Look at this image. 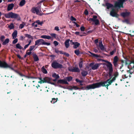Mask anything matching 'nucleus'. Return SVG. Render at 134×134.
I'll use <instances>...</instances> for the list:
<instances>
[{
  "label": "nucleus",
  "mask_w": 134,
  "mask_h": 134,
  "mask_svg": "<svg viewBox=\"0 0 134 134\" xmlns=\"http://www.w3.org/2000/svg\"><path fill=\"white\" fill-rule=\"evenodd\" d=\"M4 16L5 18H7L17 19L18 20H19L20 19V17L19 14L13 12H10L5 14Z\"/></svg>",
  "instance_id": "f257e3e1"
},
{
  "label": "nucleus",
  "mask_w": 134,
  "mask_h": 134,
  "mask_svg": "<svg viewBox=\"0 0 134 134\" xmlns=\"http://www.w3.org/2000/svg\"><path fill=\"white\" fill-rule=\"evenodd\" d=\"M100 84L99 82L94 83L92 84L87 85L86 87V90L94 89L100 87Z\"/></svg>",
  "instance_id": "f03ea898"
},
{
  "label": "nucleus",
  "mask_w": 134,
  "mask_h": 134,
  "mask_svg": "<svg viewBox=\"0 0 134 134\" xmlns=\"http://www.w3.org/2000/svg\"><path fill=\"white\" fill-rule=\"evenodd\" d=\"M41 10L40 6H38L37 7H33L31 9V11L33 13H36V14L40 16H42L44 14L42 12V13L40 12L39 10Z\"/></svg>",
  "instance_id": "7ed1b4c3"
},
{
  "label": "nucleus",
  "mask_w": 134,
  "mask_h": 134,
  "mask_svg": "<svg viewBox=\"0 0 134 134\" xmlns=\"http://www.w3.org/2000/svg\"><path fill=\"white\" fill-rule=\"evenodd\" d=\"M97 16L96 15H93V18H88L87 19V20L90 22L93 21L94 22V24L96 25H97L99 24V20L97 19Z\"/></svg>",
  "instance_id": "20e7f679"
},
{
  "label": "nucleus",
  "mask_w": 134,
  "mask_h": 134,
  "mask_svg": "<svg viewBox=\"0 0 134 134\" xmlns=\"http://www.w3.org/2000/svg\"><path fill=\"white\" fill-rule=\"evenodd\" d=\"M51 66L53 68L55 69H61L63 68V65L57 62L56 61H54L52 63Z\"/></svg>",
  "instance_id": "39448f33"
},
{
  "label": "nucleus",
  "mask_w": 134,
  "mask_h": 134,
  "mask_svg": "<svg viewBox=\"0 0 134 134\" xmlns=\"http://www.w3.org/2000/svg\"><path fill=\"white\" fill-rule=\"evenodd\" d=\"M126 0H118L115 3L114 5L115 7H118L119 8H123V5L124 2Z\"/></svg>",
  "instance_id": "423d86ee"
},
{
  "label": "nucleus",
  "mask_w": 134,
  "mask_h": 134,
  "mask_svg": "<svg viewBox=\"0 0 134 134\" xmlns=\"http://www.w3.org/2000/svg\"><path fill=\"white\" fill-rule=\"evenodd\" d=\"M100 84V87H104V86H108L112 83L110 80V79H108L106 81L99 82Z\"/></svg>",
  "instance_id": "0eeeda50"
},
{
  "label": "nucleus",
  "mask_w": 134,
  "mask_h": 134,
  "mask_svg": "<svg viewBox=\"0 0 134 134\" xmlns=\"http://www.w3.org/2000/svg\"><path fill=\"white\" fill-rule=\"evenodd\" d=\"M9 67L10 65L5 61L0 60V68L7 69Z\"/></svg>",
  "instance_id": "6e6552de"
},
{
  "label": "nucleus",
  "mask_w": 134,
  "mask_h": 134,
  "mask_svg": "<svg viewBox=\"0 0 134 134\" xmlns=\"http://www.w3.org/2000/svg\"><path fill=\"white\" fill-rule=\"evenodd\" d=\"M94 62L90 63L89 65L91 67L92 69L93 70L97 69L99 66L100 65V64L96 63L94 65Z\"/></svg>",
  "instance_id": "1a4fd4ad"
},
{
  "label": "nucleus",
  "mask_w": 134,
  "mask_h": 134,
  "mask_svg": "<svg viewBox=\"0 0 134 134\" xmlns=\"http://www.w3.org/2000/svg\"><path fill=\"white\" fill-rule=\"evenodd\" d=\"M68 69L69 71L73 72H79L80 71V69L78 67H71L68 68Z\"/></svg>",
  "instance_id": "9d476101"
},
{
  "label": "nucleus",
  "mask_w": 134,
  "mask_h": 134,
  "mask_svg": "<svg viewBox=\"0 0 134 134\" xmlns=\"http://www.w3.org/2000/svg\"><path fill=\"white\" fill-rule=\"evenodd\" d=\"M110 15L113 17H115L118 18L119 17V15L115 12V10L113 8H112L110 12Z\"/></svg>",
  "instance_id": "9b49d317"
},
{
  "label": "nucleus",
  "mask_w": 134,
  "mask_h": 134,
  "mask_svg": "<svg viewBox=\"0 0 134 134\" xmlns=\"http://www.w3.org/2000/svg\"><path fill=\"white\" fill-rule=\"evenodd\" d=\"M57 83L58 84H65L68 85L69 83L67 82L66 80L64 79H60L58 80L57 82Z\"/></svg>",
  "instance_id": "f8f14e48"
},
{
  "label": "nucleus",
  "mask_w": 134,
  "mask_h": 134,
  "mask_svg": "<svg viewBox=\"0 0 134 134\" xmlns=\"http://www.w3.org/2000/svg\"><path fill=\"white\" fill-rule=\"evenodd\" d=\"M44 41V40L42 39H40L36 41L35 42V46L36 45H43V42Z\"/></svg>",
  "instance_id": "ddd939ff"
},
{
  "label": "nucleus",
  "mask_w": 134,
  "mask_h": 134,
  "mask_svg": "<svg viewBox=\"0 0 134 134\" xmlns=\"http://www.w3.org/2000/svg\"><path fill=\"white\" fill-rule=\"evenodd\" d=\"M130 13L129 12H123L121 13L120 15L123 17L125 18L128 17L130 15Z\"/></svg>",
  "instance_id": "4468645a"
},
{
  "label": "nucleus",
  "mask_w": 134,
  "mask_h": 134,
  "mask_svg": "<svg viewBox=\"0 0 134 134\" xmlns=\"http://www.w3.org/2000/svg\"><path fill=\"white\" fill-rule=\"evenodd\" d=\"M108 68L109 70L108 74L109 75V77H110L109 79H110V80L112 78V74L113 72V66H111V67Z\"/></svg>",
  "instance_id": "2eb2a0df"
},
{
  "label": "nucleus",
  "mask_w": 134,
  "mask_h": 134,
  "mask_svg": "<svg viewBox=\"0 0 134 134\" xmlns=\"http://www.w3.org/2000/svg\"><path fill=\"white\" fill-rule=\"evenodd\" d=\"M100 60H101L102 62H104L107 63V64L106 65V66L108 68L111 67V66H113L112 64L110 62L107 60L103 59H100Z\"/></svg>",
  "instance_id": "dca6fc26"
},
{
  "label": "nucleus",
  "mask_w": 134,
  "mask_h": 134,
  "mask_svg": "<svg viewBox=\"0 0 134 134\" xmlns=\"http://www.w3.org/2000/svg\"><path fill=\"white\" fill-rule=\"evenodd\" d=\"M33 57L35 62H37L39 60V59L37 55L34 53H33L32 54Z\"/></svg>",
  "instance_id": "f3484780"
},
{
  "label": "nucleus",
  "mask_w": 134,
  "mask_h": 134,
  "mask_svg": "<svg viewBox=\"0 0 134 134\" xmlns=\"http://www.w3.org/2000/svg\"><path fill=\"white\" fill-rule=\"evenodd\" d=\"M72 44L74 45L73 47L74 49L77 48V47H79L80 45V43L77 42H72Z\"/></svg>",
  "instance_id": "a211bd4d"
},
{
  "label": "nucleus",
  "mask_w": 134,
  "mask_h": 134,
  "mask_svg": "<svg viewBox=\"0 0 134 134\" xmlns=\"http://www.w3.org/2000/svg\"><path fill=\"white\" fill-rule=\"evenodd\" d=\"M14 6V4L11 3L9 4L7 7V11H9L13 9Z\"/></svg>",
  "instance_id": "6ab92c4d"
},
{
  "label": "nucleus",
  "mask_w": 134,
  "mask_h": 134,
  "mask_svg": "<svg viewBox=\"0 0 134 134\" xmlns=\"http://www.w3.org/2000/svg\"><path fill=\"white\" fill-rule=\"evenodd\" d=\"M70 41V40L69 39H67L64 42V44L65 45V47L68 48L69 47L70 44H69V42Z\"/></svg>",
  "instance_id": "aec40b11"
},
{
  "label": "nucleus",
  "mask_w": 134,
  "mask_h": 134,
  "mask_svg": "<svg viewBox=\"0 0 134 134\" xmlns=\"http://www.w3.org/2000/svg\"><path fill=\"white\" fill-rule=\"evenodd\" d=\"M99 47L100 49L102 50H104V46L102 44V41L100 40L99 42Z\"/></svg>",
  "instance_id": "412c9836"
},
{
  "label": "nucleus",
  "mask_w": 134,
  "mask_h": 134,
  "mask_svg": "<svg viewBox=\"0 0 134 134\" xmlns=\"http://www.w3.org/2000/svg\"><path fill=\"white\" fill-rule=\"evenodd\" d=\"M18 34L17 31L16 30H15L13 33L12 36L13 37V39H15L16 38Z\"/></svg>",
  "instance_id": "4be33fe9"
},
{
  "label": "nucleus",
  "mask_w": 134,
  "mask_h": 134,
  "mask_svg": "<svg viewBox=\"0 0 134 134\" xmlns=\"http://www.w3.org/2000/svg\"><path fill=\"white\" fill-rule=\"evenodd\" d=\"M105 5L107 7V8L108 9H109L110 8H112L113 7V5L112 4L109 3H106Z\"/></svg>",
  "instance_id": "5701e85b"
},
{
  "label": "nucleus",
  "mask_w": 134,
  "mask_h": 134,
  "mask_svg": "<svg viewBox=\"0 0 134 134\" xmlns=\"http://www.w3.org/2000/svg\"><path fill=\"white\" fill-rule=\"evenodd\" d=\"M43 80L44 83H49L50 80V79L49 77H46L43 78Z\"/></svg>",
  "instance_id": "b1692460"
},
{
  "label": "nucleus",
  "mask_w": 134,
  "mask_h": 134,
  "mask_svg": "<svg viewBox=\"0 0 134 134\" xmlns=\"http://www.w3.org/2000/svg\"><path fill=\"white\" fill-rule=\"evenodd\" d=\"M41 37L44 39H47L48 40L51 38V37L50 36L46 35H43L41 36Z\"/></svg>",
  "instance_id": "393cba45"
},
{
  "label": "nucleus",
  "mask_w": 134,
  "mask_h": 134,
  "mask_svg": "<svg viewBox=\"0 0 134 134\" xmlns=\"http://www.w3.org/2000/svg\"><path fill=\"white\" fill-rule=\"evenodd\" d=\"M74 53L77 56H78L80 54H83V53H81L79 49H76L74 51Z\"/></svg>",
  "instance_id": "a878e982"
},
{
  "label": "nucleus",
  "mask_w": 134,
  "mask_h": 134,
  "mask_svg": "<svg viewBox=\"0 0 134 134\" xmlns=\"http://www.w3.org/2000/svg\"><path fill=\"white\" fill-rule=\"evenodd\" d=\"M26 3L25 0H22L20 2L19 5L20 6H23Z\"/></svg>",
  "instance_id": "bb28decb"
},
{
  "label": "nucleus",
  "mask_w": 134,
  "mask_h": 134,
  "mask_svg": "<svg viewBox=\"0 0 134 134\" xmlns=\"http://www.w3.org/2000/svg\"><path fill=\"white\" fill-rule=\"evenodd\" d=\"M9 41V38L6 39L2 43L3 45H5L8 44Z\"/></svg>",
  "instance_id": "cd10ccee"
},
{
  "label": "nucleus",
  "mask_w": 134,
  "mask_h": 134,
  "mask_svg": "<svg viewBox=\"0 0 134 134\" xmlns=\"http://www.w3.org/2000/svg\"><path fill=\"white\" fill-rule=\"evenodd\" d=\"M81 74L82 76L85 77L88 74V72L87 71L83 70L81 72Z\"/></svg>",
  "instance_id": "c85d7f7f"
},
{
  "label": "nucleus",
  "mask_w": 134,
  "mask_h": 134,
  "mask_svg": "<svg viewBox=\"0 0 134 134\" xmlns=\"http://www.w3.org/2000/svg\"><path fill=\"white\" fill-rule=\"evenodd\" d=\"M41 70L42 72L44 74H46L47 73V70L44 68V66L42 67L41 68Z\"/></svg>",
  "instance_id": "c756f323"
},
{
  "label": "nucleus",
  "mask_w": 134,
  "mask_h": 134,
  "mask_svg": "<svg viewBox=\"0 0 134 134\" xmlns=\"http://www.w3.org/2000/svg\"><path fill=\"white\" fill-rule=\"evenodd\" d=\"M16 48L20 49H23V47L20 45L19 43H17L16 44Z\"/></svg>",
  "instance_id": "7c9ffc66"
},
{
  "label": "nucleus",
  "mask_w": 134,
  "mask_h": 134,
  "mask_svg": "<svg viewBox=\"0 0 134 134\" xmlns=\"http://www.w3.org/2000/svg\"><path fill=\"white\" fill-rule=\"evenodd\" d=\"M24 35L25 37H27L29 38H30L32 40H33L34 39L33 37L31 36L30 35L27 34H25Z\"/></svg>",
  "instance_id": "2f4dec72"
},
{
  "label": "nucleus",
  "mask_w": 134,
  "mask_h": 134,
  "mask_svg": "<svg viewBox=\"0 0 134 134\" xmlns=\"http://www.w3.org/2000/svg\"><path fill=\"white\" fill-rule=\"evenodd\" d=\"M119 59L118 57L117 56H115L113 58V62H118Z\"/></svg>",
  "instance_id": "473e14b6"
},
{
  "label": "nucleus",
  "mask_w": 134,
  "mask_h": 134,
  "mask_svg": "<svg viewBox=\"0 0 134 134\" xmlns=\"http://www.w3.org/2000/svg\"><path fill=\"white\" fill-rule=\"evenodd\" d=\"M127 60V61L129 62L128 63H127L126 61L125 62V64L126 65H127L128 64L129 65H130L131 64L133 63L134 64V60H133L132 61H130L129 60Z\"/></svg>",
  "instance_id": "72a5a7b5"
},
{
  "label": "nucleus",
  "mask_w": 134,
  "mask_h": 134,
  "mask_svg": "<svg viewBox=\"0 0 134 134\" xmlns=\"http://www.w3.org/2000/svg\"><path fill=\"white\" fill-rule=\"evenodd\" d=\"M52 76L54 77L56 79H58L59 78V77L58 75H57L56 73H54L52 75Z\"/></svg>",
  "instance_id": "f704fd0d"
},
{
  "label": "nucleus",
  "mask_w": 134,
  "mask_h": 134,
  "mask_svg": "<svg viewBox=\"0 0 134 134\" xmlns=\"http://www.w3.org/2000/svg\"><path fill=\"white\" fill-rule=\"evenodd\" d=\"M88 52L90 53L93 57H99V56L97 54L93 53L90 51H89Z\"/></svg>",
  "instance_id": "c9c22d12"
},
{
  "label": "nucleus",
  "mask_w": 134,
  "mask_h": 134,
  "mask_svg": "<svg viewBox=\"0 0 134 134\" xmlns=\"http://www.w3.org/2000/svg\"><path fill=\"white\" fill-rule=\"evenodd\" d=\"M72 77L71 76L69 77H67L66 78V80L67 81H68V82H70L72 80Z\"/></svg>",
  "instance_id": "e433bc0d"
},
{
  "label": "nucleus",
  "mask_w": 134,
  "mask_h": 134,
  "mask_svg": "<svg viewBox=\"0 0 134 134\" xmlns=\"http://www.w3.org/2000/svg\"><path fill=\"white\" fill-rule=\"evenodd\" d=\"M70 87L72 88L71 90L74 89L75 90H79L80 89V88L76 86H73V87H72L71 86Z\"/></svg>",
  "instance_id": "4c0bfd02"
},
{
  "label": "nucleus",
  "mask_w": 134,
  "mask_h": 134,
  "mask_svg": "<svg viewBox=\"0 0 134 134\" xmlns=\"http://www.w3.org/2000/svg\"><path fill=\"white\" fill-rule=\"evenodd\" d=\"M116 52V48H115L110 53V55H113L114 53H115Z\"/></svg>",
  "instance_id": "58836bf2"
},
{
  "label": "nucleus",
  "mask_w": 134,
  "mask_h": 134,
  "mask_svg": "<svg viewBox=\"0 0 134 134\" xmlns=\"http://www.w3.org/2000/svg\"><path fill=\"white\" fill-rule=\"evenodd\" d=\"M14 26L13 24H12L9 26V27L10 29H12L14 28Z\"/></svg>",
  "instance_id": "ea45409f"
},
{
  "label": "nucleus",
  "mask_w": 134,
  "mask_h": 134,
  "mask_svg": "<svg viewBox=\"0 0 134 134\" xmlns=\"http://www.w3.org/2000/svg\"><path fill=\"white\" fill-rule=\"evenodd\" d=\"M35 45L30 46L29 50L30 51H31L34 49L35 47Z\"/></svg>",
  "instance_id": "a19ab883"
},
{
  "label": "nucleus",
  "mask_w": 134,
  "mask_h": 134,
  "mask_svg": "<svg viewBox=\"0 0 134 134\" xmlns=\"http://www.w3.org/2000/svg\"><path fill=\"white\" fill-rule=\"evenodd\" d=\"M25 25V24L24 23L20 24L19 27V28L21 29H22L24 27Z\"/></svg>",
  "instance_id": "79ce46f5"
},
{
  "label": "nucleus",
  "mask_w": 134,
  "mask_h": 134,
  "mask_svg": "<svg viewBox=\"0 0 134 134\" xmlns=\"http://www.w3.org/2000/svg\"><path fill=\"white\" fill-rule=\"evenodd\" d=\"M83 62L82 61H81L79 63V66L80 68H81L82 66Z\"/></svg>",
  "instance_id": "37998d69"
},
{
  "label": "nucleus",
  "mask_w": 134,
  "mask_h": 134,
  "mask_svg": "<svg viewBox=\"0 0 134 134\" xmlns=\"http://www.w3.org/2000/svg\"><path fill=\"white\" fill-rule=\"evenodd\" d=\"M15 39L13 41L12 43L13 44H15L18 41V38H15Z\"/></svg>",
  "instance_id": "c03bdc74"
},
{
  "label": "nucleus",
  "mask_w": 134,
  "mask_h": 134,
  "mask_svg": "<svg viewBox=\"0 0 134 134\" xmlns=\"http://www.w3.org/2000/svg\"><path fill=\"white\" fill-rule=\"evenodd\" d=\"M57 101L55 98H52V100L51 101V102L52 103H54Z\"/></svg>",
  "instance_id": "a18cd8bd"
},
{
  "label": "nucleus",
  "mask_w": 134,
  "mask_h": 134,
  "mask_svg": "<svg viewBox=\"0 0 134 134\" xmlns=\"http://www.w3.org/2000/svg\"><path fill=\"white\" fill-rule=\"evenodd\" d=\"M70 20L72 21H76V19L74 18L73 16H71L70 17Z\"/></svg>",
  "instance_id": "49530a36"
},
{
  "label": "nucleus",
  "mask_w": 134,
  "mask_h": 134,
  "mask_svg": "<svg viewBox=\"0 0 134 134\" xmlns=\"http://www.w3.org/2000/svg\"><path fill=\"white\" fill-rule=\"evenodd\" d=\"M42 43L43 44V45H46L47 46H49L51 45L50 43L49 42H45L44 41Z\"/></svg>",
  "instance_id": "de8ad7c7"
},
{
  "label": "nucleus",
  "mask_w": 134,
  "mask_h": 134,
  "mask_svg": "<svg viewBox=\"0 0 134 134\" xmlns=\"http://www.w3.org/2000/svg\"><path fill=\"white\" fill-rule=\"evenodd\" d=\"M30 51L29 49L27 50L26 51V54L27 55H30L31 53L32 52L31 51H30L29 52H28L29 51Z\"/></svg>",
  "instance_id": "09e8293b"
},
{
  "label": "nucleus",
  "mask_w": 134,
  "mask_h": 134,
  "mask_svg": "<svg viewBox=\"0 0 134 134\" xmlns=\"http://www.w3.org/2000/svg\"><path fill=\"white\" fill-rule=\"evenodd\" d=\"M52 36V37L56 38V34L54 33H52L50 34Z\"/></svg>",
  "instance_id": "8fccbe9b"
},
{
  "label": "nucleus",
  "mask_w": 134,
  "mask_h": 134,
  "mask_svg": "<svg viewBox=\"0 0 134 134\" xmlns=\"http://www.w3.org/2000/svg\"><path fill=\"white\" fill-rule=\"evenodd\" d=\"M36 22L39 25H42L43 24V22H40L39 20L36 21Z\"/></svg>",
  "instance_id": "3c124183"
},
{
  "label": "nucleus",
  "mask_w": 134,
  "mask_h": 134,
  "mask_svg": "<svg viewBox=\"0 0 134 134\" xmlns=\"http://www.w3.org/2000/svg\"><path fill=\"white\" fill-rule=\"evenodd\" d=\"M113 63L114 65V66L115 67H116L118 66V62H113Z\"/></svg>",
  "instance_id": "603ef678"
},
{
  "label": "nucleus",
  "mask_w": 134,
  "mask_h": 134,
  "mask_svg": "<svg viewBox=\"0 0 134 134\" xmlns=\"http://www.w3.org/2000/svg\"><path fill=\"white\" fill-rule=\"evenodd\" d=\"M5 38V37L4 36H2L0 38V40L2 42H3L4 41V39Z\"/></svg>",
  "instance_id": "864d4df0"
},
{
  "label": "nucleus",
  "mask_w": 134,
  "mask_h": 134,
  "mask_svg": "<svg viewBox=\"0 0 134 134\" xmlns=\"http://www.w3.org/2000/svg\"><path fill=\"white\" fill-rule=\"evenodd\" d=\"M53 43L54 44L55 46H56L58 45L59 43L56 41H54L53 42Z\"/></svg>",
  "instance_id": "5fc2aeb1"
},
{
  "label": "nucleus",
  "mask_w": 134,
  "mask_h": 134,
  "mask_svg": "<svg viewBox=\"0 0 134 134\" xmlns=\"http://www.w3.org/2000/svg\"><path fill=\"white\" fill-rule=\"evenodd\" d=\"M29 45L28 44H27L26 45L24 46V48H23V51H24L25 50V49L28 47L29 46Z\"/></svg>",
  "instance_id": "6e6d98bb"
},
{
  "label": "nucleus",
  "mask_w": 134,
  "mask_h": 134,
  "mask_svg": "<svg viewBox=\"0 0 134 134\" xmlns=\"http://www.w3.org/2000/svg\"><path fill=\"white\" fill-rule=\"evenodd\" d=\"M119 74L118 72H115V73L114 74V77H115V78H116V77L118 76V75Z\"/></svg>",
  "instance_id": "4d7b16f0"
},
{
  "label": "nucleus",
  "mask_w": 134,
  "mask_h": 134,
  "mask_svg": "<svg viewBox=\"0 0 134 134\" xmlns=\"http://www.w3.org/2000/svg\"><path fill=\"white\" fill-rule=\"evenodd\" d=\"M85 28L84 26H82L80 27V29L81 31H85Z\"/></svg>",
  "instance_id": "13d9d810"
},
{
  "label": "nucleus",
  "mask_w": 134,
  "mask_h": 134,
  "mask_svg": "<svg viewBox=\"0 0 134 134\" xmlns=\"http://www.w3.org/2000/svg\"><path fill=\"white\" fill-rule=\"evenodd\" d=\"M75 34L76 35H80V36H82L83 35H80V32H76L75 33Z\"/></svg>",
  "instance_id": "bf43d9fd"
},
{
  "label": "nucleus",
  "mask_w": 134,
  "mask_h": 134,
  "mask_svg": "<svg viewBox=\"0 0 134 134\" xmlns=\"http://www.w3.org/2000/svg\"><path fill=\"white\" fill-rule=\"evenodd\" d=\"M84 13L86 15H87L88 14V12L87 9H86L84 11Z\"/></svg>",
  "instance_id": "052dcab7"
},
{
  "label": "nucleus",
  "mask_w": 134,
  "mask_h": 134,
  "mask_svg": "<svg viewBox=\"0 0 134 134\" xmlns=\"http://www.w3.org/2000/svg\"><path fill=\"white\" fill-rule=\"evenodd\" d=\"M54 30L57 31H59V27L57 26H55L54 28Z\"/></svg>",
  "instance_id": "680f3d73"
},
{
  "label": "nucleus",
  "mask_w": 134,
  "mask_h": 134,
  "mask_svg": "<svg viewBox=\"0 0 134 134\" xmlns=\"http://www.w3.org/2000/svg\"><path fill=\"white\" fill-rule=\"evenodd\" d=\"M98 39H96L94 40V43L97 45V43H98Z\"/></svg>",
  "instance_id": "e2e57ef3"
},
{
  "label": "nucleus",
  "mask_w": 134,
  "mask_h": 134,
  "mask_svg": "<svg viewBox=\"0 0 134 134\" xmlns=\"http://www.w3.org/2000/svg\"><path fill=\"white\" fill-rule=\"evenodd\" d=\"M32 26H34V27H36L37 26V24H35V23H32Z\"/></svg>",
  "instance_id": "0e129e2a"
},
{
  "label": "nucleus",
  "mask_w": 134,
  "mask_h": 134,
  "mask_svg": "<svg viewBox=\"0 0 134 134\" xmlns=\"http://www.w3.org/2000/svg\"><path fill=\"white\" fill-rule=\"evenodd\" d=\"M63 54H64V55H65V56L67 57H69V54L68 53H66V52H64Z\"/></svg>",
  "instance_id": "69168bd1"
},
{
  "label": "nucleus",
  "mask_w": 134,
  "mask_h": 134,
  "mask_svg": "<svg viewBox=\"0 0 134 134\" xmlns=\"http://www.w3.org/2000/svg\"><path fill=\"white\" fill-rule=\"evenodd\" d=\"M94 29H93V30H91L89 31H88L87 32V33L88 34H90V33H91L92 32H93V31H94Z\"/></svg>",
  "instance_id": "338daca9"
},
{
  "label": "nucleus",
  "mask_w": 134,
  "mask_h": 134,
  "mask_svg": "<svg viewBox=\"0 0 134 134\" xmlns=\"http://www.w3.org/2000/svg\"><path fill=\"white\" fill-rule=\"evenodd\" d=\"M54 51H55V52L56 53H57V54L59 52V51L58 49H54Z\"/></svg>",
  "instance_id": "774afa93"
}]
</instances>
